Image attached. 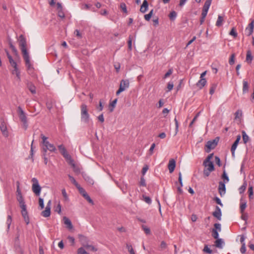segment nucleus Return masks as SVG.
<instances>
[{
  "mask_svg": "<svg viewBox=\"0 0 254 254\" xmlns=\"http://www.w3.org/2000/svg\"><path fill=\"white\" fill-rule=\"evenodd\" d=\"M219 141V137H216L212 140H209L207 142L205 146V151L207 153L209 152L211 149H213L217 146Z\"/></svg>",
  "mask_w": 254,
  "mask_h": 254,
  "instance_id": "obj_7",
  "label": "nucleus"
},
{
  "mask_svg": "<svg viewBox=\"0 0 254 254\" xmlns=\"http://www.w3.org/2000/svg\"><path fill=\"white\" fill-rule=\"evenodd\" d=\"M211 172L212 171H209L208 170H207V169L205 168L203 170V175L204 177H208L210 175V174Z\"/></svg>",
  "mask_w": 254,
  "mask_h": 254,
  "instance_id": "obj_64",
  "label": "nucleus"
},
{
  "mask_svg": "<svg viewBox=\"0 0 254 254\" xmlns=\"http://www.w3.org/2000/svg\"><path fill=\"white\" fill-rule=\"evenodd\" d=\"M51 207H46V209L41 212V215L44 217H49L51 214Z\"/></svg>",
  "mask_w": 254,
  "mask_h": 254,
  "instance_id": "obj_24",
  "label": "nucleus"
},
{
  "mask_svg": "<svg viewBox=\"0 0 254 254\" xmlns=\"http://www.w3.org/2000/svg\"><path fill=\"white\" fill-rule=\"evenodd\" d=\"M178 180L180 183V186L178 187V191L180 193H181L183 192V190L181 189V187H183V183H182V174L181 172H180L179 173Z\"/></svg>",
  "mask_w": 254,
  "mask_h": 254,
  "instance_id": "obj_25",
  "label": "nucleus"
},
{
  "mask_svg": "<svg viewBox=\"0 0 254 254\" xmlns=\"http://www.w3.org/2000/svg\"><path fill=\"white\" fill-rule=\"evenodd\" d=\"M153 13V9H152L148 14H145L144 15V19L147 21H149L151 16H152Z\"/></svg>",
  "mask_w": 254,
  "mask_h": 254,
  "instance_id": "obj_43",
  "label": "nucleus"
},
{
  "mask_svg": "<svg viewBox=\"0 0 254 254\" xmlns=\"http://www.w3.org/2000/svg\"><path fill=\"white\" fill-rule=\"evenodd\" d=\"M253 60V56L252 55L251 51L249 50L247 52L246 60L248 63H251Z\"/></svg>",
  "mask_w": 254,
  "mask_h": 254,
  "instance_id": "obj_23",
  "label": "nucleus"
},
{
  "mask_svg": "<svg viewBox=\"0 0 254 254\" xmlns=\"http://www.w3.org/2000/svg\"><path fill=\"white\" fill-rule=\"evenodd\" d=\"M73 171L76 174H79L80 173V169L79 167L74 165L73 167H72Z\"/></svg>",
  "mask_w": 254,
  "mask_h": 254,
  "instance_id": "obj_55",
  "label": "nucleus"
},
{
  "mask_svg": "<svg viewBox=\"0 0 254 254\" xmlns=\"http://www.w3.org/2000/svg\"><path fill=\"white\" fill-rule=\"evenodd\" d=\"M77 254H89L83 248H79L77 250Z\"/></svg>",
  "mask_w": 254,
  "mask_h": 254,
  "instance_id": "obj_49",
  "label": "nucleus"
},
{
  "mask_svg": "<svg viewBox=\"0 0 254 254\" xmlns=\"http://www.w3.org/2000/svg\"><path fill=\"white\" fill-rule=\"evenodd\" d=\"M22 209L21 211V214L23 217V219L26 223L28 225L29 223V218L28 216V212L26 210V207H21Z\"/></svg>",
  "mask_w": 254,
  "mask_h": 254,
  "instance_id": "obj_11",
  "label": "nucleus"
},
{
  "mask_svg": "<svg viewBox=\"0 0 254 254\" xmlns=\"http://www.w3.org/2000/svg\"><path fill=\"white\" fill-rule=\"evenodd\" d=\"M126 247L130 254H135L131 245L127 244Z\"/></svg>",
  "mask_w": 254,
  "mask_h": 254,
  "instance_id": "obj_45",
  "label": "nucleus"
},
{
  "mask_svg": "<svg viewBox=\"0 0 254 254\" xmlns=\"http://www.w3.org/2000/svg\"><path fill=\"white\" fill-rule=\"evenodd\" d=\"M40 136L42 139V143L44 145L45 148L48 149V150L51 152H55L56 151L57 149L55 146L53 144L50 143L48 141H47L48 138L47 137H46L43 134H41Z\"/></svg>",
  "mask_w": 254,
  "mask_h": 254,
  "instance_id": "obj_5",
  "label": "nucleus"
},
{
  "mask_svg": "<svg viewBox=\"0 0 254 254\" xmlns=\"http://www.w3.org/2000/svg\"><path fill=\"white\" fill-rule=\"evenodd\" d=\"M117 101L118 99L116 98L114 100H113L111 103H110L109 106V110L110 112H112L114 111V108L116 106Z\"/></svg>",
  "mask_w": 254,
  "mask_h": 254,
  "instance_id": "obj_31",
  "label": "nucleus"
},
{
  "mask_svg": "<svg viewBox=\"0 0 254 254\" xmlns=\"http://www.w3.org/2000/svg\"><path fill=\"white\" fill-rule=\"evenodd\" d=\"M229 35L234 37V38H236L237 37L238 34L236 32V29L235 27H233L229 32Z\"/></svg>",
  "mask_w": 254,
  "mask_h": 254,
  "instance_id": "obj_40",
  "label": "nucleus"
},
{
  "mask_svg": "<svg viewBox=\"0 0 254 254\" xmlns=\"http://www.w3.org/2000/svg\"><path fill=\"white\" fill-rule=\"evenodd\" d=\"M0 128L3 135L7 134V127L3 118H0Z\"/></svg>",
  "mask_w": 254,
  "mask_h": 254,
  "instance_id": "obj_9",
  "label": "nucleus"
},
{
  "mask_svg": "<svg viewBox=\"0 0 254 254\" xmlns=\"http://www.w3.org/2000/svg\"><path fill=\"white\" fill-rule=\"evenodd\" d=\"M9 62L12 66L14 67L17 66L16 63L13 60L12 57L9 58Z\"/></svg>",
  "mask_w": 254,
  "mask_h": 254,
  "instance_id": "obj_58",
  "label": "nucleus"
},
{
  "mask_svg": "<svg viewBox=\"0 0 254 254\" xmlns=\"http://www.w3.org/2000/svg\"><path fill=\"white\" fill-rule=\"evenodd\" d=\"M148 3L147 0H143V3L141 5L140 11L142 13H145L148 9Z\"/></svg>",
  "mask_w": 254,
  "mask_h": 254,
  "instance_id": "obj_15",
  "label": "nucleus"
},
{
  "mask_svg": "<svg viewBox=\"0 0 254 254\" xmlns=\"http://www.w3.org/2000/svg\"><path fill=\"white\" fill-rule=\"evenodd\" d=\"M80 108L81 121L85 123H88L89 121L90 116L88 112L87 106L85 104H82Z\"/></svg>",
  "mask_w": 254,
  "mask_h": 254,
  "instance_id": "obj_3",
  "label": "nucleus"
},
{
  "mask_svg": "<svg viewBox=\"0 0 254 254\" xmlns=\"http://www.w3.org/2000/svg\"><path fill=\"white\" fill-rule=\"evenodd\" d=\"M17 112L19 119L22 123L23 127L24 128V129L26 130L28 126L26 114L20 106L18 107Z\"/></svg>",
  "mask_w": 254,
  "mask_h": 254,
  "instance_id": "obj_4",
  "label": "nucleus"
},
{
  "mask_svg": "<svg viewBox=\"0 0 254 254\" xmlns=\"http://www.w3.org/2000/svg\"><path fill=\"white\" fill-rule=\"evenodd\" d=\"M242 137H243V141L245 144H246L248 141L249 140V137L246 134L245 131H242Z\"/></svg>",
  "mask_w": 254,
  "mask_h": 254,
  "instance_id": "obj_33",
  "label": "nucleus"
},
{
  "mask_svg": "<svg viewBox=\"0 0 254 254\" xmlns=\"http://www.w3.org/2000/svg\"><path fill=\"white\" fill-rule=\"evenodd\" d=\"M173 73V69L170 68L168 70V71L165 73L163 78H166L168 77L172 73Z\"/></svg>",
  "mask_w": 254,
  "mask_h": 254,
  "instance_id": "obj_59",
  "label": "nucleus"
},
{
  "mask_svg": "<svg viewBox=\"0 0 254 254\" xmlns=\"http://www.w3.org/2000/svg\"><path fill=\"white\" fill-rule=\"evenodd\" d=\"M11 222H12L11 216L10 215L8 214L7 216L6 222L7 226V231H8L9 229Z\"/></svg>",
  "mask_w": 254,
  "mask_h": 254,
  "instance_id": "obj_37",
  "label": "nucleus"
},
{
  "mask_svg": "<svg viewBox=\"0 0 254 254\" xmlns=\"http://www.w3.org/2000/svg\"><path fill=\"white\" fill-rule=\"evenodd\" d=\"M74 34L78 39H81L82 38L81 34L80 33L78 30L76 29L74 32Z\"/></svg>",
  "mask_w": 254,
  "mask_h": 254,
  "instance_id": "obj_62",
  "label": "nucleus"
},
{
  "mask_svg": "<svg viewBox=\"0 0 254 254\" xmlns=\"http://www.w3.org/2000/svg\"><path fill=\"white\" fill-rule=\"evenodd\" d=\"M203 251L204 252L207 253L209 254H211L212 253V251L209 248H208L207 245H205L204 246V248Z\"/></svg>",
  "mask_w": 254,
  "mask_h": 254,
  "instance_id": "obj_53",
  "label": "nucleus"
},
{
  "mask_svg": "<svg viewBox=\"0 0 254 254\" xmlns=\"http://www.w3.org/2000/svg\"><path fill=\"white\" fill-rule=\"evenodd\" d=\"M85 247L86 249H90L92 251L96 252L97 251V249L95 247H94L93 246H92V245H86L85 246Z\"/></svg>",
  "mask_w": 254,
  "mask_h": 254,
  "instance_id": "obj_56",
  "label": "nucleus"
},
{
  "mask_svg": "<svg viewBox=\"0 0 254 254\" xmlns=\"http://www.w3.org/2000/svg\"><path fill=\"white\" fill-rule=\"evenodd\" d=\"M216 87H217V84H213L210 88V91H209V93L211 94V95H212L214 92H215V90L216 88Z\"/></svg>",
  "mask_w": 254,
  "mask_h": 254,
  "instance_id": "obj_48",
  "label": "nucleus"
},
{
  "mask_svg": "<svg viewBox=\"0 0 254 254\" xmlns=\"http://www.w3.org/2000/svg\"><path fill=\"white\" fill-rule=\"evenodd\" d=\"M9 45L10 48L11 49L13 54H14L15 55H17V54H18L17 50L16 49V48L14 47V46L12 44L11 42H10V41L9 42Z\"/></svg>",
  "mask_w": 254,
  "mask_h": 254,
  "instance_id": "obj_36",
  "label": "nucleus"
},
{
  "mask_svg": "<svg viewBox=\"0 0 254 254\" xmlns=\"http://www.w3.org/2000/svg\"><path fill=\"white\" fill-rule=\"evenodd\" d=\"M64 224L66 225L67 227L69 229H71L72 228V225L70 220L67 217H64Z\"/></svg>",
  "mask_w": 254,
  "mask_h": 254,
  "instance_id": "obj_30",
  "label": "nucleus"
},
{
  "mask_svg": "<svg viewBox=\"0 0 254 254\" xmlns=\"http://www.w3.org/2000/svg\"><path fill=\"white\" fill-rule=\"evenodd\" d=\"M212 236L215 239L219 238L218 231L216 229H212Z\"/></svg>",
  "mask_w": 254,
  "mask_h": 254,
  "instance_id": "obj_38",
  "label": "nucleus"
},
{
  "mask_svg": "<svg viewBox=\"0 0 254 254\" xmlns=\"http://www.w3.org/2000/svg\"><path fill=\"white\" fill-rule=\"evenodd\" d=\"M62 193L63 195V197L65 200H67L68 199L67 194L65 190L64 189L62 190Z\"/></svg>",
  "mask_w": 254,
  "mask_h": 254,
  "instance_id": "obj_61",
  "label": "nucleus"
},
{
  "mask_svg": "<svg viewBox=\"0 0 254 254\" xmlns=\"http://www.w3.org/2000/svg\"><path fill=\"white\" fill-rule=\"evenodd\" d=\"M76 188L78 190L80 193L82 194L83 196H84V194H86L87 193L85 190L83 188L81 187L79 185L78 186H77Z\"/></svg>",
  "mask_w": 254,
  "mask_h": 254,
  "instance_id": "obj_44",
  "label": "nucleus"
},
{
  "mask_svg": "<svg viewBox=\"0 0 254 254\" xmlns=\"http://www.w3.org/2000/svg\"><path fill=\"white\" fill-rule=\"evenodd\" d=\"M212 215L218 220H221L222 213L221 209H220L219 207H216L215 211L213 212Z\"/></svg>",
  "mask_w": 254,
  "mask_h": 254,
  "instance_id": "obj_14",
  "label": "nucleus"
},
{
  "mask_svg": "<svg viewBox=\"0 0 254 254\" xmlns=\"http://www.w3.org/2000/svg\"><path fill=\"white\" fill-rule=\"evenodd\" d=\"M120 8L122 9V10H123V11L124 12H125L126 13H127V6L125 3L122 2L121 3Z\"/></svg>",
  "mask_w": 254,
  "mask_h": 254,
  "instance_id": "obj_51",
  "label": "nucleus"
},
{
  "mask_svg": "<svg viewBox=\"0 0 254 254\" xmlns=\"http://www.w3.org/2000/svg\"><path fill=\"white\" fill-rule=\"evenodd\" d=\"M239 143V142L237 141H235L233 145H232L231 151L232 152V155L233 156H235V151L237 147V145Z\"/></svg>",
  "mask_w": 254,
  "mask_h": 254,
  "instance_id": "obj_32",
  "label": "nucleus"
},
{
  "mask_svg": "<svg viewBox=\"0 0 254 254\" xmlns=\"http://www.w3.org/2000/svg\"><path fill=\"white\" fill-rule=\"evenodd\" d=\"M58 149H59L61 153L63 155L64 153H65L67 151L65 147L64 146L63 144L60 145L58 146Z\"/></svg>",
  "mask_w": 254,
  "mask_h": 254,
  "instance_id": "obj_39",
  "label": "nucleus"
},
{
  "mask_svg": "<svg viewBox=\"0 0 254 254\" xmlns=\"http://www.w3.org/2000/svg\"><path fill=\"white\" fill-rule=\"evenodd\" d=\"M221 178L223 180L222 182L225 184L227 183L229 181V178L227 176V173L225 170L223 171V174L221 176Z\"/></svg>",
  "mask_w": 254,
  "mask_h": 254,
  "instance_id": "obj_29",
  "label": "nucleus"
},
{
  "mask_svg": "<svg viewBox=\"0 0 254 254\" xmlns=\"http://www.w3.org/2000/svg\"><path fill=\"white\" fill-rule=\"evenodd\" d=\"M212 0H206L203 5L202 10L208 12Z\"/></svg>",
  "mask_w": 254,
  "mask_h": 254,
  "instance_id": "obj_22",
  "label": "nucleus"
},
{
  "mask_svg": "<svg viewBox=\"0 0 254 254\" xmlns=\"http://www.w3.org/2000/svg\"><path fill=\"white\" fill-rule=\"evenodd\" d=\"M13 74H15L18 81H20V72L18 69L17 66L14 67V69L12 71Z\"/></svg>",
  "mask_w": 254,
  "mask_h": 254,
  "instance_id": "obj_26",
  "label": "nucleus"
},
{
  "mask_svg": "<svg viewBox=\"0 0 254 254\" xmlns=\"http://www.w3.org/2000/svg\"><path fill=\"white\" fill-rule=\"evenodd\" d=\"M142 228L145 233L146 234L149 235L150 234V230L149 228L147 227L146 226L142 225Z\"/></svg>",
  "mask_w": 254,
  "mask_h": 254,
  "instance_id": "obj_50",
  "label": "nucleus"
},
{
  "mask_svg": "<svg viewBox=\"0 0 254 254\" xmlns=\"http://www.w3.org/2000/svg\"><path fill=\"white\" fill-rule=\"evenodd\" d=\"M143 200L148 204L151 202V199L149 196L143 195Z\"/></svg>",
  "mask_w": 254,
  "mask_h": 254,
  "instance_id": "obj_60",
  "label": "nucleus"
},
{
  "mask_svg": "<svg viewBox=\"0 0 254 254\" xmlns=\"http://www.w3.org/2000/svg\"><path fill=\"white\" fill-rule=\"evenodd\" d=\"M129 85V82L127 79H122L120 82V87L125 88V90L128 88Z\"/></svg>",
  "mask_w": 254,
  "mask_h": 254,
  "instance_id": "obj_19",
  "label": "nucleus"
},
{
  "mask_svg": "<svg viewBox=\"0 0 254 254\" xmlns=\"http://www.w3.org/2000/svg\"><path fill=\"white\" fill-rule=\"evenodd\" d=\"M223 17L221 15H218V19L216 23V25L218 27H220L222 25L223 21Z\"/></svg>",
  "mask_w": 254,
  "mask_h": 254,
  "instance_id": "obj_34",
  "label": "nucleus"
},
{
  "mask_svg": "<svg viewBox=\"0 0 254 254\" xmlns=\"http://www.w3.org/2000/svg\"><path fill=\"white\" fill-rule=\"evenodd\" d=\"M240 212L242 214L241 219L244 221H245L246 223L247 222V220L248 218V213L245 212V209L246 207H240Z\"/></svg>",
  "mask_w": 254,
  "mask_h": 254,
  "instance_id": "obj_18",
  "label": "nucleus"
},
{
  "mask_svg": "<svg viewBox=\"0 0 254 254\" xmlns=\"http://www.w3.org/2000/svg\"><path fill=\"white\" fill-rule=\"evenodd\" d=\"M215 246L219 249H222L223 248V245L224 244V242L222 239H217L215 242Z\"/></svg>",
  "mask_w": 254,
  "mask_h": 254,
  "instance_id": "obj_21",
  "label": "nucleus"
},
{
  "mask_svg": "<svg viewBox=\"0 0 254 254\" xmlns=\"http://www.w3.org/2000/svg\"><path fill=\"white\" fill-rule=\"evenodd\" d=\"M218 191L221 196H222L226 193L225 183L220 181L218 186Z\"/></svg>",
  "mask_w": 254,
  "mask_h": 254,
  "instance_id": "obj_10",
  "label": "nucleus"
},
{
  "mask_svg": "<svg viewBox=\"0 0 254 254\" xmlns=\"http://www.w3.org/2000/svg\"><path fill=\"white\" fill-rule=\"evenodd\" d=\"M68 177L71 181V182L76 187L79 185L77 182L76 181L75 179L71 176L70 175H68Z\"/></svg>",
  "mask_w": 254,
  "mask_h": 254,
  "instance_id": "obj_42",
  "label": "nucleus"
},
{
  "mask_svg": "<svg viewBox=\"0 0 254 254\" xmlns=\"http://www.w3.org/2000/svg\"><path fill=\"white\" fill-rule=\"evenodd\" d=\"M176 167V161L174 159H171L169 160L168 164V169L169 170V172L172 173L174 171V169Z\"/></svg>",
  "mask_w": 254,
  "mask_h": 254,
  "instance_id": "obj_12",
  "label": "nucleus"
},
{
  "mask_svg": "<svg viewBox=\"0 0 254 254\" xmlns=\"http://www.w3.org/2000/svg\"><path fill=\"white\" fill-rule=\"evenodd\" d=\"M139 184H140V186H143V187L146 186L145 180L143 177H142L140 178V181Z\"/></svg>",
  "mask_w": 254,
  "mask_h": 254,
  "instance_id": "obj_63",
  "label": "nucleus"
},
{
  "mask_svg": "<svg viewBox=\"0 0 254 254\" xmlns=\"http://www.w3.org/2000/svg\"><path fill=\"white\" fill-rule=\"evenodd\" d=\"M177 17V12L175 11H172L170 12L169 15L170 19L172 21H174Z\"/></svg>",
  "mask_w": 254,
  "mask_h": 254,
  "instance_id": "obj_35",
  "label": "nucleus"
},
{
  "mask_svg": "<svg viewBox=\"0 0 254 254\" xmlns=\"http://www.w3.org/2000/svg\"><path fill=\"white\" fill-rule=\"evenodd\" d=\"M132 37L131 35H130L128 37V40L127 41L128 49L129 51H131L132 50Z\"/></svg>",
  "mask_w": 254,
  "mask_h": 254,
  "instance_id": "obj_41",
  "label": "nucleus"
},
{
  "mask_svg": "<svg viewBox=\"0 0 254 254\" xmlns=\"http://www.w3.org/2000/svg\"><path fill=\"white\" fill-rule=\"evenodd\" d=\"M18 41L19 46L21 51L23 59L25 62L27 72L31 76L34 77H36L34 68L30 63V57L26 49L27 42L26 39L23 35H21L19 37Z\"/></svg>",
  "mask_w": 254,
  "mask_h": 254,
  "instance_id": "obj_1",
  "label": "nucleus"
},
{
  "mask_svg": "<svg viewBox=\"0 0 254 254\" xmlns=\"http://www.w3.org/2000/svg\"><path fill=\"white\" fill-rule=\"evenodd\" d=\"M243 93L245 94L247 93L249 91V84L248 82L246 80H243Z\"/></svg>",
  "mask_w": 254,
  "mask_h": 254,
  "instance_id": "obj_27",
  "label": "nucleus"
},
{
  "mask_svg": "<svg viewBox=\"0 0 254 254\" xmlns=\"http://www.w3.org/2000/svg\"><path fill=\"white\" fill-rule=\"evenodd\" d=\"M254 20H252L251 22L249 24L248 26L245 29V34L247 36H250L252 34L254 31Z\"/></svg>",
  "mask_w": 254,
  "mask_h": 254,
  "instance_id": "obj_8",
  "label": "nucleus"
},
{
  "mask_svg": "<svg viewBox=\"0 0 254 254\" xmlns=\"http://www.w3.org/2000/svg\"><path fill=\"white\" fill-rule=\"evenodd\" d=\"M235 54H233L231 55V57L229 59V64H231V65H232L234 64L235 63Z\"/></svg>",
  "mask_w": 254,
  "mask_h": 254,
  "instance_id": "obj_54",
  "label": "nucleus"
},
{
  "mask_svg": "<svg viewBox=\"0 0 254 254\" xmlns=\"http://www.w3.org/2000/svg\"><path fill=\"white\" fill-rule=\"evenodd\" d=\"M206 83V80L205 78H202L197 82L196 86L199 88L201 89L203 87Z\"/></svg>",
  "mask_w": 254,
  "mask_h": 254,
  "instance_id": "obj_20",
  "label": "nucleus"
},
{
  "mask_svg": "<svg viewBox=\"0 0 254 254\" xmlns=\"http://www.w3.org/2000/svg\"><path fill=\"white\" fill-rule=\"evenodd\" d=\"M247 186L246 182H245L243 185L239 188V192L242 193L244 192Z\"/></svg>",
  "mask_w": 254,
  "mask_h": 254,
  "instance_id": "obj_46",
  "label": "nucleus"
},
{
  "mask_svg": "<svg viewBox=\"0 0 254 254\" xmlns=\"http://www.w3.org/2000/svg\"><path fill=\"white\" fill-rule=\"evenodd\" d=\"M27 87L31 93L34 94L36 93V87L31 82H27Z\"/></svg>",
  "mask_w": 254,
  "mask_h": 254,
  "instance_id": "obj_17",
  "label": "nucleus"
},
{
  "mask_svg": "<svg viewBox=\"0 0 254 254\" xmlns=\"http://www.w3.org/2000/svg\"><path fill=\"white\" fill-rule=\"evenodd\" d=\"M174 121L175 122V135H176L179 130V123L176 118L174 119Z\"/></svg>",
  "mask_w": 254,
  "mask_h": 254,
  "instance_id": "obj_57",
  "label": "nucleus"
},
{
  "mask_svg": "<svg viewBox=\"0 0 254 254\" xmlns=\"http://www.w3.org/2000/svg\"><path fill=\"white\" fill-rule=\"evenodd\" d=\"M83 197L86 199L90 204V205H94V202L93 200L91 199V198L90 197L89 195L87 194V193L86 194H84Z\"/></svg>",
  "mask_w": 254,
  "mask_h": 254,
  "instance_id": "obj_47",
  "label": "nucleus"
},
{
  "mask_svg": "<svg viewBox=\"0 0 254 254\" xmlns=\"http://www.w3.org/2000/svg\"><path fill=\"white\" fill-rule=\"evenodd\" d=\"M16 196L17 201L19 203V206H26L24 197L20 189V183L18 181L16 182Z\"/></svg>",
  "mask_w": 254,
  "mask_h": 254,
  "instance_id": "obj_2",
  "label": "nucleus"
},
{
  "mask_svg": "<svg viewBox=\"0 0 254 254\" xmlns=\"http://www.w3.org/2000/svg\"><path fill=\"white\" fill-rule=\"evenodd\" d=\"M214 228H213V229H216L217 230L218 232H221V225L220 223H215L214 224Z\"/></svg>",
  "mask_w": 254,
  "mask_h": 254,
  "instance_id": "obj_52",
  "label": "nucleus"
},
{
  "mask_svg": "<svg viewBox=\"0 0 254 254\" xmlns=\"http://www.w3.org/2000/svg\"><path fill=\"white\" fill-rule=\"evenodd\" d=\"M81 174L85 181H86L89 185H93L94 181L92 178H91L84 172H82Z\"/></svg>",
  "mask_w": 254,
  "mask_h": 254,
  "instance_id": "obj_16",
  "label": "nucleus"
},
{
  "mask_svg": "<svg viewBox=\"0 0 254 254\" xmlns=\"http://www.w3.org/2000/svg\"><path fill=\"white\" fill-rule=\"evenodd\" d=\"M203 165L204 166L205 168L207 169L209 171H213L214 170V166L212 162H206V163L205 164V161H203Z\"/></svg>",
  "mask_w": 254,
  "mask_h": 254,
  "instance_id": "obj_13",
  "label": "nucleus"
},
{
  "mask_svg": "<svg viewBox=\"0 0 254 254\" xmlns=\"http://www.w3.org/2000/svg\"><path fill=\"white\" fill-rule=\"evenodd\" d=\"M167 248L168 245L167 244V243L164 241H162L159 246V250L160 251H163L167 249Z\"/></svg>",
  "mask_w": 254,
  "mask_h": 254,
  "instance_id": "obj_28",
  "label": "nucleus"
},
{
  "mask_svg": "<svg viewBox=\"0 0 254 254\" xmlns=\"http://www.w3.org/2000/svg\"><path fill=\"white\" fill-rule=\"evenodd\" d=\"M31 182L32 183V191L37 196H39L41 192V187L39 184L38 180L35 178H33L32 179Z\"/></svg>",
  "mask_w": 254,
  "mask_h": 254,
  "instance_id": "obj_6",
  "label": "nucleus"
}]
</instances>
